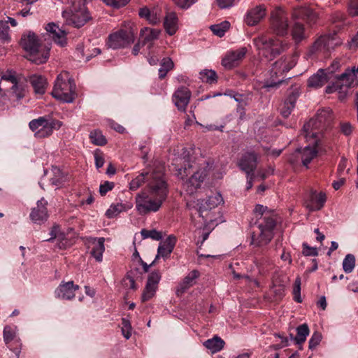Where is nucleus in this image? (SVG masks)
<instances>
[{"label":"nucleus","mask_w":358,"mask_h":358,"mask_svg":"<svg viewBox=\"0 0 358 358\" xmlns=\"http://www.w3.org/2000/svg\"><path fill=\"white\" fill-rule=\"evenodd\" d=\"M254 213L258 219L252 227L251 235V245L257 248L254 252V262L259 267V271L264 273L268 271L272 262L266 245L273 238L276 220L266 206L258 204Z\"/></svg>","instance_id":"f257e3e1"},{"label":"nucleus","mask_w":358,"mask_h":358,"mask_svg":"<svg viewBox=\"0 0 358 358\" xmlns=\"http://www.w3.org/2000/svg\"><path fill=\"white\" fill-rule=\"evenodd\" d=\"M183 166L177 169V176L183 181V188L189 194L199 188L207 176L208 163L203 158L195 160L187 148L182 149Z\"/></svg>","instance_id":"f03ea898"},{"label":"nucleus","mask_w":358,"mask_h":358,"mask_svg":"<svg viewBox=\"0 0 358 358\" xmlns=\"http://www.w3.org/2000/svg\"><path fill=\"white\" fill-rule=\"evenodd\" d=\"M167 194L168 187L165 179H161L159 173L154 175L149 182V194L141 192L136 196V210L141 215L158 211Z\"/></svg>","instance_id":"7ed1b4c3"},{"label":"nucleus","mask_w":358,"mask_h":358,"mask_svg":"<svg viewBox=\"0 0 358 358\" xmlns=\"http://www.w3.org/2000/svg\"><path fill=\"white\" fill-rule=\"evenodd\" d=\"M333 115L331 110H320L315 118L310 119L303 125L301 135L308 141L313 140V143L318 144L320 138H324L323 131L331 125Z\"/></svg>","instance_id":"20e7f679"},{"label":"nucleus","mask_w":358,"mask_h":358,"mask_svg":"<svg viewBox=\"0 0 358 358\" xmlns=\"http://www.w3.org/2000/svg\"><path fill=\"white\" fill-rule=\"evenodd\" d=\"M224 202L222 195L218 193H213L205 199L197 200L195 208L199 216L203 220L206 228H210V224L217 225L222 222V215L217 206Z\"/></svg>","instance_id":"39448f33"},{"label":"nucleus","mask_w":358,"mask_h":358,"mask_svg":"<svg viewBox=\"0 0 358 358\" xmlns=\"http://www.w3.org/2000/svg\"><path fill=\"white\" fill-rule=\"evenodd\" d=\"M22 48L29 53V60L41 64L46 62L49 57L50 48L42 45L37 36L31 31L24 34L20 40Z\"/></svg>","instance_id":"423d86ee"},{"label":"nucleus","mask_w":358,"mask_h":358,"mask_svg":"<svg viewBox=\"0 0 358 358\" xmlns=\"http://www.w3.org/2000/svg\"><path fill=\"white\" fill-rule=\"evenodd\" d=\"M253 43L259 54L268 60L273 59L287 47V43L282 40L268 38L264 34L253 38Z\"/></svg>","instance_id":"0eeeda50"},{"label":"nucleus","mask_w":358,"mask_h":358,"mask_svg":"<svg viewBox=\"0 0 358 358\" xmlns=\"http://www.w3.org/2000/svg\"><path fill=\"white\" fill-rule=\"evenodd\" d=\"M75 90L74 80L70 78L68 72H62L55 80L52 95L59 101L71 103L75 99Z\"/></svg>","instance_id":"6e6552de"},{"label":"nucleus","mask_w":358,"mask_h":358,"mask_svg":"<svg viewBox=\"0 0 358 358\" xmlns=\"http://www.w3.org/2000/svg\"><path fill=\"white\" fill-rule=\"evenodd\" d=\"M85 2V0H69L70 10L62 13L66 24L79 28L91 19Z\"/></svg>","instance_id":"1a4fd4ad"},{"label":"nucleus","mask_w":358,"mask_h":358,"mask_svg":"<svg viewBox=\"0 0 358 358\" xmlns=\"http://www.w3.org/2000/svg\"><path fill=\"white\" fill-rule=\"evenodd\" d=\"M356 72H358V66L347 69L331 85L326 87V92L331 94L337 91L339 93V99L343 100L348 90L357 83Z\"/></svg>","instance_id":"9d476101"},{"label":"nucleus","mask_w":358,"mask_h":358,"mask_svg":"<svg viewBox=\"0 0 358 358\" xmlns=\"http://www.w3.org/2000/svg\"><path fill=\"white\" fill-rule=\"evenodd\" d=\"M136 28L134 23L124 22L123 27L111 34L108 37V45L113 49L124 48L134 43Z\"/></svg>","instance_id":"9b49d317"},{"label":"nucleus","mask_w":358,"mask_h":358,"mask_svg":"<svg viewBox=\"0 0 358 358\" xmlns=\"http://www.w3.org/2000/svg\"><path fill=\"white\" fill-rule=\"evenodd\" d=\"M62 125V122L45 117L34 119L29 124L30 129L34 132L35 137L38 138L50 136L54 129H59Z\"/></svg>","instance_id":"f8f14e48"},{"label":"nucleus","mask_w":358,"mask_h":358,"mask_svg":"<svg viewBox=\"0 0 358 358\" xmlns=\"http://www.w3.org/2000/svg\"><path fill=\"white\" fill-rule=\"evenodd\" d=\"M10 92L17 100L24 96V89L17 76L15 71L8 70L1 76L0 81V92Z\"/></svg>","instance_id":"ddd939ff"},{"label":"nucleus","mask_w":358,"mask_h":358,"mask_svg":"<svg viewBox=\"0 0 358 358\" xmlns=\"http://www.w3.org/2000/svg\"><path fill=\"white\" fill-rule=\"evenodd\" d=\"M341 43L336 34L320 36L308 50V55H326L336 46Z\"/></svg>","instance_id":"4468645a"},{"label":"nucleus","mask_w":358,"mask_h":358,"mask_svg":"<svg viewBox=\"0 0 358 358\" xmlns=\"http://www.w3.org/2000/svg\"><path fill=\"white\" fill-rule=\"evenodd\" d=\"M308 145L303 149H297L295 155L297 157H301L303 164L308 166V164L314 159L317 153L326 152L325 142L323 138H320V142L318 144L313 143V140L308 141Z\"/></svg>","instance_id":"2eb2a0df"},{"label":"nucleus","mask_w":358,"mask_h":358,"mask_svg":"<svg viewBox=\"0 0 358 358\" xmlns=\"http://www.w3.org/2000/svg\"><path fill=\"white\" fill-rule=\"evenodd\" d=\"M294 65L295 63L293 60L288 61L287 58H281L280 59L275 62L270 70L272 81L271 83L267 82L264 85V87H272L278 84H280L282 82L283 78L279 79L278 78L281 77L284 73L288 72L294 66Z\"/></svg>","instance_id":"dca6fc26"},{"label":"nucleus","mask_w":358,"mask_h":358,"mask_svg":"<svg viewBox=\"0 0 358 358\" xmlns=\"http://www.w3.org/2000/svg\"><path fill=\"white\" fill-rule=\"evenodd\" d=\"M287 17L282 10H278L272 14L271 18V29L278 36H285L288 31Z\"/></svg>","instance_id":"f3484780"},{"label":"nucleus","mask_w":358,"mask_h":358,"mask_svg":"<svg viewBox=\"0 0 358 358\" xmlns=\"http://www.w3.org/2000/svg\"><path fill=\"white\" fill-rule=\"evenodd\" d=\"M160 279L161 275L159 271H153L148 275L147 283L142 294L143 301H147L155 296Z\"/></svg>","instance_id":"a211bd4d"},{"label":"nucleus","mask_w":358,"mask_h":358,"mask_svg":"<svg viewBox=\"0 0 358 358\" xmlns=\"http://www.w3.org/2000/svg\"><path fill=\"white\" fill-rule=\"evenodd\" d=\"M326 200L327 196L324 193L311 191L304 201V206L310 211L320 210L324 206Z\"/></svg>","instance_id":"6ab92c4d"},{"label":"nucleus","mask_w":358,"mask_h":358,"mask_svg":"<svg viewBox=\"0 0 358 358\" xmlns=\"http://www.w3.org/2000/svg\"><path fill=\"white\" fill-rule=\"evenodd\" d=\"M292 18L294 20H302L309 25L315 24L317 15L311 8L308 7L295 8L292 12Z\"/></svg>","instance_id":"aec40b11"},{"label":"nucleus","mask_w":358,"mask_h":358,"mask_svg":"<svg viewBox=\"0 0 358 358\" xmlns=\"http://www.w3.org/2000/svg\"><path fill=\"white\" fill-rule=\"evenodd\" d=\"M78 289L79 286L75 285L73 281L62 282L56 289L55 294L59 299L71 300L75 296V292Z\"/></svg>","instance_id":"412c9836"},{"label":"nucleus","mask_w":358,"mask_h":358,"mask_svg":"<svg viewBox=\"0 0 358 358\" xmlns=\"http://www.w3.org/2000/svg\"><path fill=\"white\" fill-rule=\"evenodd\" d=\"M247 52V48H241L234 51L229 52L222 61V64L227 69H231L238 64V63L245 57Z\"/></svg>","instance_id":"4be33fe9"},{"label":"nucleus","mask_w":358,"mask_h":358,"mask_svg":"<svg viewBox=\"0 0 358 358\" xmlns=\"http://www.w3.org/2000/svg\"><path fill=\"white\" fill-rule=\"evenodd\" d=\"M47 34L57 45L63 47L66 43V32L60 29L55 23H48L45 27Z\"/></svg>","instance_id":"5701e85b"},{"label":"nucleus","mask_w":358,"mask_h":358,"mask_svg":"<svg viewBox=\"0 0 358 358\" xmlns=\"http://www.w3.org/2000/svg\"><path fill=\"white\" fill-rule=\"evenodd\" d=\"M176 243V238L173 235L168 236L163 242L160 243L157 249V255L151 265H154L159 257L168 258L172 252Z\"/></svg>","instance_id":"b1692460"},{"label":"nucleus","mask_w":358,"mask_h":358,"mask_svg":"<svg viewBox=\"0 0 358 358\" xmlns=\"http://www.w3.org/2000/svg\"><path fill=\"white\" fill-rule=\"evenodd\" d=\"M158 173L161 175V179H164V173L161 169L154 170L151 172H145L139 174L130 182V189L132 191H135L138 188H139L144 182H147L148 186L149 187V182L151 180V179H152V176Z\"/></svg>","instance_id":"393cba45"},{"label":"nucleus","mask_w":358,"mask_h":358,"mask_svg":"<svg viewBox=\"0 0 358 358\" xmlns=\"http://www.w3.org/2000/svg\"><path fill=\"white\" fill-rule=\"evenodd\" d=\"M190 96V91L185 87H180L173 94V101L179 110H184L189 103Z\"/></svg>","instance_id":"a878e982"},{"label":"nucleus","mask_w":358,"mask_h":358,"mask_svg":"<svg viewBox=\"0 0 358 358\" xmlns=\"http://www.w3.org/2000/svg\"><path fill=\"white\" fill-rule=\"evenodd\" d=\"M238 166L248 176L254 173L257 166V155L254 152H247L240 159Z\"/></svg>","instance_id":"bb28decb"},{"label":"nucleus","mask_w":358,"mask_h":358,"mask_svg":"<svg viewBox=\"0 0 358 358\" xmlns=\"http://www.w3.org/2000/svg\"><path fill=\"white\" fill-rule=\"evenodd\" d=\"M88 244L92 246L91 255L97 261L101 262L103 252L105 250L104 242L105 238H92L90 237L88 239Z\"/></svg>","instance_id":"cd10ccee"},{"label":"nucleus","mask_w":358,"mask_h":358,"mask_svg":"<svg viewBox=\"0 0 358 358\" xmlns=\"http://www.w3.org/2000/svg\"><path fill=\"white\" fill-rule=\"evenodd\" d=\"M46 204L44 199L38 201L37 206L34 208L30 213V218L34 222L40 224L47 220Z\"/></svg>","instance_id":"c85d7f7f"},{"label":"nucleus","mask_w":358,"mask_h":358,"mask_svg":"<svg viewBox=\"0 0 358 358\" xmlns=\"http://www.w3.org/2000/svg\"><path fill=\"white\" fill-rule=\"evenodd\" d=\"M266 15V9L263 6H257L250 10L245 17V23L254 26L260 22Z\"/></svg>","instance_id":"c756f323"},{"label":"nucleus","mask_w":358,"mask_h":358,"mask_svg":"<svg viewBox=\"0 0 358 358\" xmlns=\"http://www.w3.org/2000/svg\"><path fill=\"white\" fill-rule=\"evenodd\" d=\"M199 276V273L196 270H193L179 283L176 288V293L178 296L184 294L188 289L192 287L196 279Z\"/></svg>","instance_id":"7c9ffc66"},{"label":"nucleus","mask_w":358,"mask_h":358,"mask_svg":"<svg viewBox=\"0 0 358 358\" xmlns=\"http://www.w3.org/2000/svg\"><path fill=\"white\" fill-rule=\"evenodd\" d=\"M299 96L298 91H292L284 101L280 108V114L284 117H287L295 106L296 101Z\"/></svg>","instance_id":"2f4dec72"},{"label":"nucleus","mask_w":358,"mask_h":358,"mask_svg":"<svg viewBox=\"0 0 358 358\" xmlns=\"http://www.w3.org/2000/svg\"><path fill=\"white\" fill-rule=\"evenodd\" d=\"M178 18L176 13L169 12L166 13L164 21V27L168 34L173 36L176 34L178 29Z\"/></svg>","instance_id":"473e14b6"},{"label":"nucleus","mask_w":358,"mask_h":358,"mask_svg":"<svg viewBox=\"0 0 358 358\" xmlns=\"http://www.w3.org/2000/svg\"><path fill=\"white\" fill-rule=\"evenodd\" d=\"M161 33L159 29L144 27L141 30V36L143 38V45L149 43L148 48L152 45V42L159 38Z\"/></svg>","instance_id":"72a5a7b5"},{"label":"nucleus","mask_w":358,"mask_h":358,"mask_svg":"<svg viewBox=\"0 0 358 358\" xmlns=\"http://www.w3.org/2000/svg\"><path fill=\"white\" fill-rule=\"evenodd\" d=\"M29 81L36 94L42 95L45 92L48 83L43 76L33 75L30 76Z\"/></svg>","instance_id":"f704fd0d"},{"label":"nucleus","mask_w":358,"mask_h":358,"mask_svg":"<svg viewBox=\"0 0 358 358\" xmlns=\"http://www.w3.org/2000/svg\"><path fill=\"white\" fill-rule=\"evenodd\" d=\"M327 82V76L323 69H320L313 75L308 80V85L310 87L318 88L323 86Z\"/></svg>","instance_id":"c9c22d12"},{"label":"nucleus","mask_w":358,"mask_h":358,"mask_svg":"<svg viewBox=\"0 0 358 358\" xmlns=\"http://www.w3.org/2000/svg\"><path fill=\"white\" fill-rule=\"evenodd\" d=\"M224 345V341L218 337L214 336L213 338L208 339L203 343V345L209 349L213 353L221 350Z\"/></svg>","instance_id":"e433bc0d"},{"label":"nucleus","mask_w":358,"mask_h":358,"mask_svg":"<svg viewBox=\"0 0 358 358\" xmlns=\"http://www.w3.org/2000/svg\"><path fill=\"white\" fill-rule=\"evenodd\" d=\"M309 332V328L306 324H301L296 328V336L294 337L291 335V338L295 341L296 344L301 345L305 342Z\"/></svg>","instance_id":"4c0bfd02"},{"label":"nucleus","mask_w":358,"mask_h":358,"mask_svg":"<svg viewBox=\"0 0 358 358\" xmlns=\"http://www.w3.org/2000/svg\"><path fill=\"white\" fill-rule=\"evenodd\" d=\"M292 34L294 40L299 43L306 38L304 27L303 24L296 21L293 25Z\"/></svg>","instance_id":"58836bf2"},{"label":"nucleus","mask_w":358,"mask_h":358,"mask_svg":"<svg viewBox=\"0 0 358 358\" xmlns=\"http://www.w3.org/2000/svg\"><path fill=\"white\" fill-rule=\"evenodd\" d=\"M229 27L230 23L227 21H224L220 24L211 25L210 28L215 35L222 37L229 29Z\"/></svg>","instance_id":"ea45409f"},{"label":"nucleus","mask_w":358,"mask_h":358,"mask_svg":"<svg viewBox=\"0 0 358 358\" xmlns=\"http://www.w3.org/2000/svg\"><path fill=\"white\" fill-rule=\"evenodd\" d=\"M355 266V257L352 254H348L343 261V271L350 273L352 272Z\"/></svg>","instance_id":"a19ab883"},{"label":"nucleus","mask_w":358,"mask_h":358,"mask_svg":"<svg viewBox=\"0 0 358 358\" xmlns=\"http://www.w3.org/2000/svg\"><path fill=\"white\" fill-rule=\"evenodd\" d=\"M90 138L92 143L102 146L105 145L107 141L104 136L100 131L94 130L90 132Z\"/></svg>","instance_id":"79ce46f5"},{"label":"nucleus","mask_w":358,"mask_h":358,"mask_svg":"<svg viewBox=\"0 0 358 358\" xmlns=\"http://www.w3.org/2000/svg\"><path fill=\"white\" fill-rule=\"evenodd\" d=\"M199 74L200 78L203 82L211 84L217 81V74L215 71L213 70L205 69L201 71Z\"/></svg>","instance_id":"37998d69"},{"label":"nucleus","mask_w":358,"mask_h":358,"mask_svg":"<svg viewBox=\"0 0 358 358\" xmlns=\"http://www.w3.org/2000/svg\"><path fill=\"white\" fill-rule=\"evenodd\" d=\"M9 29L8 22L0 21V40L3 43L10 41Z\"/></svg>","instance_id":"c03bdc74"},{"label":"nucleus","mask_w":358,"mask_h":358,"mask_svg":"<svg viewBox=\"0 0 358 358\" xmlns=\"http://www.w3.org/2000/svg\"><path fill=\"white\" fill-rule=\"evenodd\" d=\"M141 234L143 237V238H150L155 241H159L162 238V233L155 230H147V229H142L141 231Z\"/></svg>","instance_id":"a18cd8bd"},{"label":"nucleus","mask_w":358,"mask_h":358,"mask_svg":"<svg viewBox=\"0 0 358 358\" xmlns=\"http://www.w3.org/2000/svg\"><path fill=\"white\" fill-rule=\"evenodd\" d=\"M122 334L124 337L127 339H129L131 336V325L130 322L126 318L122 319Z\"/></svg>","instance_id":"49530a36"},{"label":"nucleus","mask_w":358,"mask_h":358,"mask_svg":"<svg viewBox=\"0 0 358 358\" xmlns=\"http://www.w3.org/2000/svg\"><path fill=\"white\" fill-rule=\"evenodd\" d=\"M301 279L300 278H297L294 282V286L293 289V295L294 299L298 302L301 303L302 299L301 297Z\"/></svg>","instance_id":"de8ad7c7"},{"label":"nucleus","mask_w":358,"mask_h":358,"mask_svg":"<svg viewBox=\"0 0 358 358\" xmlns=\"http://www.w3.org/2000/svg\"><path fill=\"white\" fill-rule=\"evenodd\" d=\"M198 1L199 0H173L177 6L183 10L188 9L191 6L194 4Z\"/></svg>","instance_id":"09e8293b"},{"label":"nucleus","mask_w":358,"mask_h":358,"mask_svg":"<svg viewBox=\"0 0 358 358\" xmlns=\"http://www.w3.org/2000/svg\"><path fill=\"white\" fill-rule=\"evenodd\" d=\"M348 14L352 17L358 16V0H350L348 6Z\"/></svg>","instance_id":"8fccbe9b"},{"label":"nucleus","mask_w":358,"mask_h":358,"mask_svg":"<svg viewBox=\"0 0 358 358\" xmlns=\"http://www.w3.org/2000/svg\"><path fill=\"white\" fill-rule=\"evenodd\" d=\"M302 247H303L302 253L305 256L315 257L318 255L316 248L310 247L306 243H303Z\"/></svg>","instance_id":"3c124183"},{"label":"nucleus","mask_w":358,"mask_h":358,"mask_svg":"<svg viewBox=\"0 0 358 358\" xmlns=\"http://www.w3.org/2000/svg\"><path fill=\"white\" fill-rule=\"evenodd\" d=\"M322 336L318 332H314L309 340V348L313 350L320 343Z\"/></svg>","instance_id":"603ef678"},{"label":"nucleus","mask_w":358,"mask_h":358,"mask_svg":"<svg viewBox=\"0 0 358 358\" xmlns=\"http://www.w3.org/2000/svg\"><path fill=\"white\" fill-rule=\"evenodd\" d=\"M14 337L15 331H13V329L9 326L5 327L3 329V340L5 343H10L11 341L13 340Z\"/></svg>","instance_id":"864d4df0"},{"label":"nucleus","mask_w":358,"mask_h":358,"mask_svg":"<svg viewBox=\"0 0 358 358\" xmlns=\"http://www.w3.org/2000/svg\"><path fill=\"white\" fill-rule=\"evenodd\" d=\"M114 187V183L113 182L106 181L101 184L99 187V192L101 195H105L108 191L111 190Z\"/></svg>","instance_id":"5fc2aeb1"},{"label":"nucleus","mask_w":358,"mask_h":358,"mask_svg":"<svg viewBox=\"0 0 358 358\" xmlns=\"http://www.w3.org/2000/svg\"><path fill=\"white\" fill-rule=\"evenodd\" d=\"M161 16L158 14L157 10H152L147 20L152 24H156L160 22Z\"/></svg>","instance_id":"6e6d98bb"},{"label":"nucleus","mask_w":358,"mask_h":358,"mask_svg":"<svg viewBox=\"0 0 358 358\" xmlns=\"http://www.w3.org/2000/svg\"><path fill=\"white\" fill-rule=\"evenodd\" d=\"M108 5L113 6L114 7L120 8L126 5L129 0H103Z\"/></svg>","instance_id":"4d7b16f0"},{"label":"nucleus","mask_w":358,"mask_h":358,"mask_svg":"<svg viewBox=\"0 0 358 358\" xmlns=\"http://www.w3.org/2000/svg\"><path fill=\"white\" fill-rule=\"evenodd\" d=\"M341 131L345 136H349L352 132V125L349 122L341 123Z\"/></svg>","instance_id":"13d9d810"},{"label":"nucleus","mask_w":358,"mask_h":358,"mask_svg":"<svg viewBox=\"0 0 358 358\" xmlns=\"http://www.w3.org/2000/svg\"><path fill=\"white\" fill-rule=\"evenodd\" d=\"M94 160L97 169H99L103 166L104 159L101 153L96 152L94 153Z\"/></svg>","instance_id":"bf43d9fd"},{"label":"nucleus","mask_w":358,"mask_h":358,"mask_svg":"<svg viewBox=\"0 0 358 358\" xmlns=\"http://www.w3.org/2000/svg\"><path fill=\"white\" fill-rule=\"evenodd\" d=\"M219 7L222 9L231 7L234 0H216Z\"/></svg>","instance_id":"052dcab7"},{"label":"nucleus","mask_w":358,"mask_h":358,"mask_svg":"<svg viewBox=\"0 0 358 358\" xmlns=\"http://www.w3.org/2000/svg\"><path fill=\"white\" fill-rule=\"evenodd\" d=\"M173 67V62L170 58H164L161 63V68L170 71Z\"/></svg>","instance_id":"680f3d73"},{"label":"nucleus","mask_w":358,"mask_h":358,"mask_svg":"<svg viewBox=\"0 0 358 358\" xmlns=\"http://www.w3.org/2000/svg\"><path fill=\"white\" fill-rule=\"evenodd\" d=\"M347 166V159L343 157L338 166V171L341 173L345 169Z\"/></svg>","instance_id":"e2e57ef3"},{"label":"nucleus","mask_w":358,"mask_h":358,"mask_svg":"<svg viewBox=\"0 0 358 358\" xmlns=\"http://www.w3.org/2000/svg\"><path fill=\"white\" fill-rule=\"evenodd\" d=\"M150 12L151 10H150L148 8L144 7L139 10L138 14L141 17H143L147 20L150 15Z\"/></svg>","instance_id":"0e129e2a"},{"label":"nucleus","mask_w":358,"mask_h":358,"mask_svg":"<svg viewBox=\"0 0 358 358\" xmlns=\"http://www.w3.org/2000/svg\"><path fill=\"white\" fill-rule=\"evenodd\" d=\"M317 305L322 308V310H325L327 308V301L324 296H322L320 298Z\"/></svg>","instance_id":"69168bd1"},{"label":"nucleus","mask_w":358,"mask_h":358,"mask_svg":"<svg viewBox=\"0 0 358 358\" xmlns=\"http://www.w3.org/2000/svg\"><path fill=\"white\" fill-rule=\"evenodd\" d=\"M345 182V179L344 178H341L340 180H337V181H334L332 184L333 185V187L336 189V190H338Z\"/></svg>","instance_id":"338daca9"},{"label":"nucleus","mask_w":358,"mask_h":358,"mask_svg":"<svg viewBox=\"0 0 358 358\" xmlns=\"http://www.w3.org/2000/svg\"><path fill=\"white\" fill-rule=\"evenodd\" d=\"M63 182V179L61 177L52 178L50 179V182L52 185L59 186Z\"/></svg>","instance_id":"774afa93"}]
</instances>
